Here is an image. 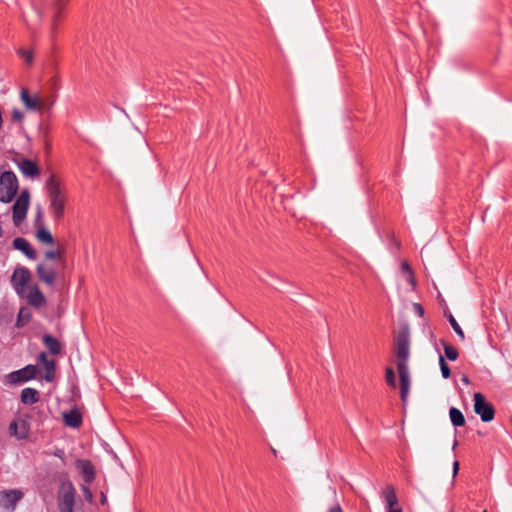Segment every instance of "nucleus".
I'll list each match as a JSON object with an SVG mask.
<instances>
[{
  "label": "nucleus",
  "instance_id": "f257e3e1",
  "mask_svg": "<svg viewBox=\"0 0 512 512\" xmlns=\"http://www.w3.org/2000/svg\"><path fill=\"white\" fill-rule=\"evenodd\" d=\"M48 197V210L52 220L56 224H60L65 216L66 206L68 203V194L64 185L51 174L45 182Z\"/></svg>",
  "mask_w": 512,
  "mask_h": 512
},
{
  "label": "nucleus",
  "instance_id": "f03ea898",
  "mask_svg": "<svg viewBox=\"0 0 512 512\" xmlns=\"http://www.w3.org/2000/svg\"><path fill=\"white\" fill-rule=\"evenodd\" d=\"M18 191V180L14 172L4 171L0 174V201L11 202Z\"/></svg>",
  "mask_w": 512,
  "mask_h": 512
},
{
  "label": "nucleus",
  "instance_id": "7ed1b4c3",
  "mask_svg": "<svg viewBox=\"0 0 512 512\" xmlns=\"http://www.w3.org/2000/svg\"><path fill=\"white\" fill-rule=\"evenodd\" d=\"M395 353L397 357V370H401L402 366L408 369L409 359V334L407 331H401L395 339Z\"/></svg>",
  "mask_w": 512,
  "mask_h": 512
},
{
  "label": "nucleus",
  "instance_id": "20e7f679",
  "mask_svg": "<svg viewBox=\"0 0 512 512\" xmlns=\"http://www.w3.org/2000/svg\"><path fill=\"white\" fill-rule=\"evenodd\" d=\"M474 412L480 416L483 422L493 420L495 415L493 405L487 402L485 396L480 392L474 394Z\"/></svg>",
  "mask_w": 512,
  "mask_h": 512
},
{
  "label": "nucleus",
  "instance_id": "39448f33",
  "mask_svg": "<svg viewBox=\"0 0 512 512\" xmlns=\"http://www.w3.org/2000/svg\"><path fill=\"white\" fill-rule=\"evenodd\" d=\"M30 203L29 191L24 189L17 197L12 210H13V222L15 225H19L26 217L28 207Z\"/></svg>",
  "mask_w": 512,
  "mask_h": 512
},
{
  "label": "nucleus",
  "instance_id": "423d86ee",
  "mask_svg": "<svg viewBox=\"0 0 512 512\" xmlns=\"http://www.w3.org/2000/svg\"><path fill=\"white\" fill-rule=\"evenodd\" d=\"M37 368L34 365H27L24 368L13 371L6 375V382L11 385H17L28 380L33 379L36 376Z\"/></svg>",
  "mask_w": 512,
  "mask_h": 512
},
{
  "label": "nucleus",
  "instance_id": "0eeeda50",
  "mask_svg": "<svg viewBox=\"0 0 512 512\" xmlns=\"http://www.w3.org/2000/svg\"><path fill=\"white\" fill-rule=\"evenodd\" d=\"M31 278L30 271L25 267L16 268L12 274L11 282L18 294H24L29 285Z\"/></svg>",
  "mask_w": 512,
  "mask_h": 512
},
{
  "label": "nucleus",
  "instance_id": "6e6552de",
  "mask_svg": "<svg viewBox=\"0 0 512 512\" xmlns=\"http://www.w3.org/2000/svg\"><path fill=\"white\" fill-rule=\"evenodd\" d=\"M23 493L19 489H9L0 491V508L4 510H14L16 503L21 500Z\"/></svg>",
  "mask_w": 512,
  "mask_h": 512
},
{
  "label": "nucleus",
  "instance_id": "1a4fd4ad",
  "mask_svg": "<svg viewBox=\"0 0 512 512\" xmlns=\"http://www.w3.org/2000/svg\"><path fill=\"white\" fill-rule=\"evenodd\" d=\"M36 273L40 281L48 286H52L56 280V269L52 264L43 262L36 267Z\"/></svg>",
  "mask_w": 512,
  "mask_h": 512
},
{
  "label": "nucleus",
  "instance_id": "9d476101",
  "mask_svg": "<svg viewBox=\"0 0 512 512\" xmlns=\"http://www.w3.org/2000/svg\"><path fill=\"white\" fill-rule=\"evenodd\" d=\"M382 496L386 502V512H403L402 508L398 505V497L392 485L386 486Z\"/></svg>",
  "mask_w": 512,
  "mask_h": 512
},
{
  "label": "nucleus",
  "instance_id": "9b49d317",
  "mask_svg": "<svg viewBox=\"0 0 512 512\" xmlns=\"http://www.w3.org/2000/svg\"><path fill=\"white\" fill-rule=\"evenodd\" d=\"M41 217H42V210H41V208H39L38 212H37V219H36V225L38 228L35 233V237L40 243L53 245L54 238H53L51 232L46 227H44L42 224H40Z\"/></svg>",
  "mask_w": 512,
  "mask_h": 512
},
{
  "label": "nucleus",
  "instance_id": "f8f14e48",
  "mask_svg": "<svg viewBox=\"0 0 512 512\" xmlns=\"http://www.w3.org/2000/svg\"><path fill=\"white\" fill-rule=\"evenodd\" d=\"M21 295L26 297L28 303L32 306L40 307L45 303V297L36 285L28 287L24 294Z\"/></svg>",
  "mask_w": 512,
  "mask_h": 512
},
{
  "label": "nucleus",
  "instance_id": "ddd939ff",
  "mask_svg": "<svg viewBox=\"0 0 512 512\" xmlns=\"http://www.w3.org/2000/svg\"><path fill=\"white\" fill-rule=\"evenodd\" d=\"M38 362L43 365L45 369V375L44 379L47 382H51L54 379L55 376V362L54 360H50L47 357V354L45 352H41L38 356Z\"/></svg>",
  "mask_w": 512,
  "mask_h": 512
},
{
  "label": "nucleus",
  "instance_id": "4468645a",
  "mask_svg": "<svg viewBox=\"0 0 512 512\" xmlns=\"http://www.w3.org/2000/svg\"><path fill=\"white\" fill-rule=\"evenodd\" d=\"M400 378V397L403 403L407 401V397L410 390V375L409 369H405L403 366L401 370H398Z\"/></svg>",
  "mask_w": 512,
  "mask_h": 512
},
{
  "label": "nucleus",
  "instance_id": "2eb2a0df",
  "mask_svg": "<svg viewBox=\"0 0 512 512\" xmlns=\"http://www.w3.org/2000/svg\"><path fill=\"white\" fill-rule=\"evenodd\" d=\"M13 247L21 252H23L26 257H28L31 260L36 259L37 254L34 248L31 246V244L22 237H17L13 240Z\"/></svg>",
  "mask_w": 512,
  "mask_h": 512
},
{
  "label": "nucleus",
  "instance_id": "dca6fc26",
  "mask_svg": "<svg viewBox=\"0 0 512 512\" xmlns=\"http://www.w3.org/2000/svg\"><path fill=\"white\" fill-rule=\"evenodd\" d=\"M18 168L26 177L34 178L39 176L40 169L37 164L29 159H22L18 162Z\"/></svg>",
  "mask_w": 512,
  "mask_h": 512
},
{
  "label": "nucleus",
  "instance_id": "f3484780",
  "mask_svg": "<svg viewBox=\"0 0 512 512\" xmlns=\"http://www.w3.org/2000/svg\"><path fill=\"white\" fill-rule=\"evenodd\" d=\"M74 506V493L73 489L63 491L59 498V508L61 512H73Z\"/></svg>",
  "mask_w": 512,
  "mask_h": 512
},
{
  "label": "nucleus",
  "instance_id": "a211bd4d",
  "mask_svg": "<svg viewBox=\"0 0 512 512\" xmlns=\"http://www.w3.org/2000/svg\"><path fill=\"white\" fill-rule=\"evenodd\" d=\"M21 100L23 101L25 107L28 110H41L42 109V103L38 96L31 97L27 90L22 89L21 90Z\"/></svg>",
  "mask_w": 512,
  "mask_h": 512
},
{
  "label": "nucleus",
  "instance_id": "6ab92c4d",
  "mask_svg": "<svg viewBox=\"0 0 512 512\" xmlns=\"http://www.w3.org/2000/svg\"><path fill=\"white\" fill-rule=\"evenodd\" d=\"M64 423L72 428H77L82 423V416L77 409H71L63 412Z\"/></svg>",
  "mask_w": 512,
  "mask_h": 512
},
{
  "label": "nucleus",
  "instance_id": "aec40b11",
  "mask_svg": "<svg viewBox=\"0 0 512 512\" xmlns=\"http://www.w3.org/2000/svg\"><path fill=\"white\" fill-rule=\"evenodd\" d=\"M39 392L34 388H24L21 391V402L25 405H32L39 401Z\"/></svg>",
  "mask_w": 512,
  "mask_h": 512
},
{
  "label": "nucleus",
  "instance_id": "412c9836",
  "mask_svg": "<svg viewBox=\"0 0 512 512\" xmlns=\"http://www.w3.org/2000/svg\"><path fill=\"white\" fill-rule=\"evenodd\" d=\"M77 467L80 468L83 475V479L86 483H90L94 480V471L91 463L85 460H79Z\"/></svg>",
  "mask_w": 512,
  "mask_h": 512
},
{
  "label": "nucleus",
  "instance_id": "4be33fe9",
  "mask_svg": "<svg viewBox=\"0 0 512 512\" xmlns=\"http://www.w3.org/2000/svg\"><path fill=\"white\" fill-rule=\"evenodd\" d=\"M43 343L45 347L50 351L51 354L57 355L61 352V344L60 342L53 336L49 334H45L43 336Z\"/></svg>",
  "mask_w": 512,
  "mask_h": 512
},
{
  "label": "nucleus",
  "instance_id": "5701e85b",
  "mask_svg": "<svg viewBox=\"0 0 512 512\" xmlns=\"http://www.w3.org/2000/svg\"><path fill=\"white\" fill-rule=\"evenodd\" d=\"M66 3H67V0H55L52 4V9H53L52 32L53 33L56 29V22L60 19Z\"/></svg>",
  "mask_w": 512,
  "mask_h": 512
},
{
  "label": "nucleus",
  "instance_id": "b1692460",
  "mask_svg": "<svg viewBox=\"0 0 512 512\" xmlns=\"http://www.w3.org/2000/svg\"><path fill=\"white\" fill-rule=\"evenodd\" d=\"M9 430L12 435H15L19 439H23L27 436V430L24 422H21L20 424L16 421L11 422Z\"/></svg>",
  "mask_w": 512,
  "mask_h": 512
},
{
  "label": "nucleus",
  "instance_id": "393cba45",
  "mask_svg": "<svg viewBox=\"0 0 512 512\" xmlns=\"http://www.w3.org/2000/svg\"><path fill=\"white\" fill-rule=\"evenodd\" d=\"M449 416L454 426L461 427L465 424L464 415L459 409L451 407L449 410Z\"/></svg>",
  "mask_w": 512,
  "mask_h": 512
},
{
  "label": "nucleus",
  "instance_id": "a878e982",
  "mask_svg": "<svg viewBox=\"0 0 512 512\" xmlns=\"http://www.w3.org/2000/svg\"><path fill=\"white\" fill-rule=\"evenodd\" d=\"M63 254V249L48 250L44 253V258L45 260H62Z\"/></svg>",
  "mask_w": 512,
  "mask_h": 512
},
{
  "label": "nucleus",
  "instance_id": "bb28decb",
  "mask_svg": "<svg viewBox=\"0 0 512 512\" xmlns=\"http://www.w3.org/2000/svg\"><path fill=\"white\" fill-rule=\"evenodd\" d=\"M448 320H449V323L452 326L453 330L455 331V333L459 336V338L461 340H464L465 339L464 332L452 314L448 315Z\"/></svg>",
  "mask_w": 512,
  "mask_h": 512
},
{
  "label": "nucleus",
  "instance_id": "cd10ccee",
  "mask_svg": "<svg viewBox=\"0 0 512 512\" xmlns=\"http://www.w3.org/2000/svg\"><path fill=\"white\" fill-rule=\"evenodd\" d=\"M444 352L447 359L455 361L458 358V351L455 347L444 343Z\"/></svg>",
  "mask_w": 512,
  "mask_h": 512
},
{
  "label": "nucleus",
  "instance_id": "c85d7f7f",
  "mask_svg": "<svg viewBox=\"0 0 512 512\" xmlns=\"http://www.w3.org/2000/svg\"><path fill=\"white\" fill-rule=\"evenodd\" d=\"M385 380L389 386L392 388L396 387V379H395V372L393 368L387 367L385 371Z\"/></svg>",
  "mask_w": 512,
  "mask_h": 512
},
{
  "label": "nucleus",
  "instance_id": "c756f323",
  "mask_svg": "<svg viewBox=\"0 0 512 512\" xmlns=\"http://www.w3.org/2000/svg\"><path fill=\"white\" fill-rule=\"evenodd\" d=\"M439 365H440V369H441L443 378H445V379L449 378L451 375V371H450L449 366L445 362V359L442 356H440V358H439Z\"/></svg>",
  "mask_w": 512,
  "mask_h": 512
},
{
  "label": "nucleus",
  "instance_id": "7c9ffc66",
  "mask_svg": "<svg viewBox=\"0 0 512 512\" xmlns=\"http://www.w3.org/2000/svg\"><path fill=\"white\" fill-rule=\"evenodd\" d=\"M29 320H30L29 314H25L24 310H20V312L18 314L17 325L18 326H23Z\"/></svg>",
  "mask_w": 512,
  "mask_h": 512
},
{
  "label": "nucleus",
  "instance_id": "2f4dec72",
  "mask_svg": "<svg viewBox=\"0 0 512 512\" xmlns=\"http://www.w3.org/2000/svg\"><path fill=\"white\" fill-rule=\"evenodd\" d=\"M82 491H83V495H84V498L88 501V502H92L93 500V495H92V492L90 491V489L86 486H83L82 487Z\"/></svg>",
  "mask_w": 512,
  "mask_h": 512
},
{
  "label": "nucleus",
  "instance_id": "473e14b6",
  "mask_svg": "<svg viewBox=\"0 0 512 512\" xmlns=\"http://www.w3.org/2000/svg\"><path fill=\"white\" fill-rule=\"evenodd\" d=\"M12 117H13L14 120L20 121V120L23 119L24 115H23V113L21 111L15 109L12 112Z\"/></svg>",
  "mask_w": 512,
  "mask_h": 512
},
{
  "label": "nucleus",
  "instance_id": "72a5a7b5",
  "mask_svg": "<svg viewBox=\"0 0 512 512\" xmlns=\"http://www.w3.org/2000/svg\"><path fill=\"white\" fill-rule=\"evenodd\" d=\"M404 277H405L406 281H407L410 285H412V286H414V285H415V279H414L413 272H409V273L405 274V275H404Z\"/></svg>",
  "mask_w": 512,
  "mask_h": 512
},
{
  "label": "nucleus",
  "instance_id": "f704fd0d",
  "mask_svg": "<svg viewBox=\"0 0 512 512\" xmlns=\"http://www.w3.org/2000/svg\"><path fill=\"white\" fill-rule=\"evenodd\" d=\"M413 308H414V311H415L419 316H423V314H424V309H423V307H422L420 304H418V303H414Z\"/></svg>",
  "mask_w": 512,
  "mask_h": 512
},
{
  "label": "nucleus",
  "instance_id": "c9c22d12",
  "mask_svg": "<svg viewBox=\"0 0 512 512\" xmlns=\"http://www.w3.org/2000/svg\"><path fill=\"white\" fill-rule=\"evenodd\" d=\"M401 270H402L404 275L409 273V272H412L411 267L409 266V264L407 262H403L401 264Z\"/></svg>",
  "mask_w": 512,
  "mask_h": 512
},
{
  "label": "nucleus",
  "instance_id": "e433bc0d",
  "mask_svg": "<svg viewBox=\"0 0 512 512\" xmlns=\"http://www.w3.org/2000/svg\"><path fill=\"white\" fill-rule=\"evenodd\" d=\"M21 54L25 58L27 63L32 62V53L31 52L21 51Z\"/></svg>",
  "mask_w": 512,
  "mask_h": 512
},
{
  "label": "nucleus",
  "instance_id": "4c0bfd02",
  "mask_svg": "<svg viewBox=\"0 0 512 512\" xmlns=\"http://www.w3.org/2000/svg\"><path fill=\"white\" fill-rule=\"evenodd\" d=\"M327 512H343L339 504L332 506Z\"/></svg>",
  "mask_w": 512,
  "mask_h": 512
},
{
  "label": "nucleus",
  "instance_id": "58836bf2",
  "mask_svg": "<svg viewBox=\"0 0 512 512\" xmlns=\"http://www.w3.org/2000/svg\"><path fill=\"white\" fill-rule=\"evenodd\" d=\"M458 470H459V462L458 461H455L453 463V476L455 477L458 473Z\"/></svg>",
  "mask_w": 512,
  "mask_h": 512
},
{
  "label": "nucleus",
  "instance_id": "ea45409f",
  "mask_svg": "<svg viewBox=\"0 0 512 512\" xmlns=\"http://www.w3.org/2000/svg\"><path fill=\"white\" fill-rule=\"evenodd\" d=\"M462 382L468 385L470 383V380H469V378L466 375H464L462 377Z\"/></svg>",
  "mask_w": 512,
  "mask_h": 512
},
{
  "label": "nucleus",
  "instance_id": "a19ab883",
  "mask_svg": "<svg viewBox=\"0 0 512 512\" xmlns=\"http://www.w3.org/2000/svg\"><path fill=\"white\" fill-rule=\"evenodd\" d=\"M101 501H102L103 504L106 501V496L104 495V493L101 494Z\"/></svg>",
  "mask_w": 512,
  "mask_h": 512
},
{
  "label": "nucleus",
  "instance_id": "79ce46f5",
  "mask_svg": "<svg viewBox=\"0 0 512 512\" xmlns=\"http://www.w3.org/2000/svg\"><path fill=\"white\" fill-rule=\"evenodd\" d=\"M483 512H487L486 510H484Z\"/></svg>",
  "mask_w": 512,
  "mask_h": 512
}]
</instances>
